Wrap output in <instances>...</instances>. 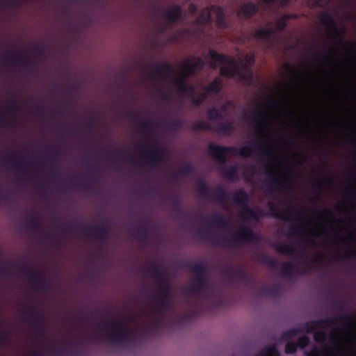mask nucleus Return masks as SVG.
Masks as SVG:
<instances>
[{
	"instance_id": "nucleus-30",
	"label": "nucleus",
	"mask_w": 356,
	"mask_h": 356,
	"mask_svg": "<svg viewBox=\"0 0 356 356\" xmlns=\"http://www.w3.org/2000/svg\"><path fill=\"white\" fill-rule=\"evenodd\" d=\"M185 268L195 273L196 275L207 273L208 272L206 264L202 262H191L186 264Z\"/></svg>"
},
{
	"instance_id": "nucleus-31",
	"label": "nucleus",
	"mask_w": 356,
	"mask_h": 356,
	"mask_svg": "<svg viewBox=\"0 0 356 356\" xmlns=\"http://www.w3.org/2000/svg\"><path fill=\"white\" fill-rule=\"evenodd\" d=\"M245 211L242 212L241 216V217L245 220H248V216L250 217V218L254 220H259L261 217L264 216L263 212L259 211V209L256 210L253 208H251L248 206H246L245 209Z\"/></svg>"
},
{
	"instance_id": "nucleus-57",
	"label": "nucleus",
	"mask_w": 356,
	"mask_h": 356,
	"mask_svg": "<svg viewBox=\"0 0 356 356\" xmlns=\"http://www.w3.org/2000/svg\"><path fill=\"white\" fill-rule=\"evenodd\" d=\"M193 172V166L192 164L188 163V164H186L185 166H184V168L181 170L175 172L173 174V176H176L179 173H182L184 175H188L191 174Z\"/></svg>"
},
{
	"instance_id": "nucleus-38",
	"label": "nucleus",
	"mask_w": 356,
	"mask_h": 356,
	"mask_svg": "<svg viewBox=\"0 0 356 356\" xmlns=\"http://www.w3.org/2000/svg\"><path fill=\"white\" fill-rule=\"evenodd\" d=\"M235 130V126L232 122L227 121L218 126V131L222 134L229 136Z\"/></svg>"
},
{
	"instance_id": "nucleus-18",
	"label": "nucleus",
	"mask_w": 356,
	"mask_h": 356,
	"mask_svg": "<svg viewBox=\"0 0 356 356\" xmlns=\"http://www.w3.org/2000/svg\"><path fill=\"white\" fill-rule=\"evenodd\" d=\"M225 273L230 279H237L245 284L250 282V275L242 266H239L236 270H234L232 267L229 266L225 270Z\"/></svg>"
},
{
	"instance_id": "nucleus-1",
	"label": "nucleus",
	"mask_w": 356,
	"mask_h": 356,
	"mask_svg": "<svg viewBox=\"0 0 356 356\" xmlns=\"http://www.w3.org/2000/svg\"><path fill=\"white\" fill-rule=\"evenodd\" d=\"M269 145L270 140L264 143L257 141L253 145H248L241 148H236L210 143L208 146V153L220 164L223 177L230 181H235L238 178V167L235 165L226 167V154L230 153L247 158L251 156L252 153H256L261 159H273L274 155L272 149L269 148Z\"/></svg>"
},
{
	"instance_id": "nucleus-29",
	"label": "nucleus",
	"mask_w": 356,
	"mask_h": 356,
	"mask_svg": "<svg viewBox=\"0 0 356 356\" xmlns=\"http://www.w3.org/2000/svg\"><path fill=\"white\" fill-rule=\"evenodd\" d=\"M151 229V225L149 222L145 221L139 225L137 230V238L141 241L145 242L148 238V234Z\"/></svg>"
},
{
	"instance_id": "nucleus-40",
	"label": "nucleus",
	"mask_w": 356,
	"mask_h": 356,
	"mask_svg": "<svg viewBox=\"0 0 356 356\" xmlns=\"http://www.w3.org/2000/svg\"><path fill=\"white\" fill-rule=\"evenodd\" d=\"M167 201L171 204L174 211H177L179 214L184 213L181 207V202L179 196L170 195L167 197Z\"/></svg>"
},
{
	"instance_id": "nucleus-4",
	"label": "nucleus",
	"mask_w": 356,
	"mask_h": 356,
	"mask_svg": "<svg viewBox=\"0 0 356 356\" xmlns=\"http://www.w3.org/2000/svg\"><path fill=\"white\" fill-rule=\"evenodd\" d=\"M108 333V339L115 343H132L137 339V334L127 329V324L122 319H112L104 323Z\"/></svg>"
},
{
	"instance_id": "nucleus-25",
	"label": "nucleus",
	"mask_w": 356,
	"mask_h": 356,
	"mask_svg": "<svg viewBox=\"0 0 356 356\" xmlns=\"http://www.w3.org/2000/svg\"><path fill=\"white\" fill-rule=\"evenodd\" d=\"M249 195L248 193L243 188L236 190L232 195V200L235 204L240 205L244 207V209H245L248 203L249 202Z\"/></svg>"
},
{
	"instance_id": "nucleus-27",
	"label": "nucleus",
	"mask_w": 356,
	"mask_h": 356,
	"mask_svg": "<svg viewBox=\"0 0 356 356\" xmlns=\"http://www.w3.org/2000/svg\"><path fill=\"white\" fill-rule=\"evenodd\" d=\"M211 6L203 9L195 19V23L200 25H207L211 22Z\"/></svg>"
},
{
	"instance_id": "nucleus-13",
	"label": "nucleus",
	"mask_w": 356,
	"mask_h": 356,
	"mask_svg": "<svg viewBox=\"0 0 356 356\" xmlns=\"http://www.w3.org/2000/svg\"><path fill=\"white\" fill-rule=\"evenodd\" d=\"M269 208V214L268 216L275 218L279 220H289L296 213V211L289 204H286V211H280L277 207L272 202H269L268 204ZM298 215L302 216L301 212H297Z\"/></svg>"
},
{
	"instance_id": "nucleus-64",
	"label": "nucleus",
	"mask_w": 356,
	"mask_h": 356,
	"mask_svg": "<svg viewBox=\"0 0 356 356\" xmlns=\"http://www.w3.org/2000/svg\"><path fill=\"white\" fill-rule=\"evenodd\" d=\"M32 51L35 56L41 57L44 54V48L42 46L37 45L34 47Z\"/></svg>"
},
{
	"instance_id": "nucleus-23",
	"label": "nucleus",
	"mask_w": 356,
	"mask_h": 356,
	"mask_svg": "<svg viewBox=\"0 0 356 356\" xmlns=\"http://www.w3.org/2000/svg\"><path fill=\"white\" fill-rule=\"evenodd\" d=\"M24 227L28 229L38 233L44 232L42 224L41 221L37 218L35 214L31 215L24 222Z\"/></svg>"
},
{
	"instance_id": "nucleus-41",
	"label": "nucleus",
	"mask_w": 356,
	"mask_h": 356,
	"mask_svg": "<svg viewBox=\"0 0 356 356\" xmlns=\"http://www.w3.org/2000/svg\"><path fill=\"white\" fill-rule=\"evenodd\" d=\"M184 291V293L190 296H200L202 293L206 292L193 282L191 286L185 287Z\"/></svg>"
},
{
	"instance_id": "nucleus-7",
	"label": "nucleus",
	"mask_w": 356,
	"mask_h": 356,
	"mask_svg": "<svg viewBox=\"0 0 356 356\" xmlns=\"http://www.w3.org/2000/svg\"><path fill=\"white\" fill-rule=\"evenodd\" d=\"M319 19L323 26L329 29V37L331 39L339 38V43L341 44L343 40L345 30L337 26L332 15L327 12L323 13L321 15Z\"/></svg>"
},
{
	"instance_id": "nucleus-62",
	"label": "nucleus",
	"mask_w": 356,
	"mask_h": 356,
	"mask_svg": "<svg viewBox=\"0 0 356 356\" xmlns=\"http://www.w3.org/2000/svg\"><path fill=\"white\" fill-rule=\"evenodd\" d=\"M37 331V337L40 339H47V330L45 326L39 328H35Z\"/></svg>"
},
{
	"instance_id": "nucleus-19",
	"label": "nucleus",
	"mask_w": 356,
	"mask_h": 356,
	"mask_svg": "<svg viewBox=\"0 0 356 356\" xmlns=\"http://www.w3.org/2000/svg\"><path fill=\"white\" fill-rule=\"evenodd\" d=\"M145 272L147 273V275L154 277L158 282V284L160 282H163V283H164L168 281L165 277V270L162 265L160 264H154L147 267L145 268Z\"/></svg>"
},
{
	"instance_id": "nucleus-46",
	"label": "nucleus",
	"mask_w": 356,
	"mask_h": 356,
	"mask_svg": "<svg viewBox=\"0 0 356 356\" xmlns=\"http://www.w3.org/2000/svg\"><path fill=\"white\" fill-rule=\"evenodd\" d=\"M207 117L211 121H216L217 120L222 118L221 113L216 107H212L208 110Z\"/></svg>"
},
{
	"instance_id": "nucleus-16",
	"label": "nucleus",
	"mask_w": 356,
	"mask_h": 356,
	"mask_svg": "<svg viewBox=\"0 0 356 356\" xmlns=\"http://www.w3.org/2000/svg\"><path fill=\"white\" fill-rule=\"evenodd\" d=\"M153 66L154 70L150 73L152 78L160 77L168 79L175 73L172 65L167 62H165L162 67L156 63H154Z\"/></svg>"
},
{
	"instance_id": "nucleus-2",
	"label": "nucleus",
	"mask_w": 356,
	"mask_h": 356,
	"mask_svg": "<svg viewBox=\"0 0 356 356\" xmlns=\"http://www.w3.org/2000/svg\"><path fill=\"white\" fill-rule=\"evenodd\" d=\"M209 56L212 60L228 65L220 67V74L221 76L226 78H234L238 76L243 81L248 83L252 82L253 72H241L239 65L234 58H229L225 54H219L213 49L209 50Z\"/></svg>"
},
{
	"instance_id": "nucleus-35",
	"label": "nucleus",
	"mask_w": 356,
	"mask_h": 356,
	"mask_svg": "<svg viewBox=\"0 0 356 356\" xmlns=\"http://www.w3.org/2000/svg\"><path fill=\"white\" fill-rule=\"evenodd\" d=\"M297 270L296 266L293 262L287 261L283 264L281 274L282 276L286 279H291L293 273Z\"/></svg>"
},
{
	"instance_id": "nucleus-47",
	"label": "nucleus",
	"mask_w": 356,
	"mask_h": 356,
	"mask_svg": "<svg viewBox=\"0 0 356 356\" xmlns=\"http://www.w3.org/2000/svg\"><path fill=\"white\" fill-rule=\"evenodd\" d=\"M197 234L202 236L204 238H211L213 242H217V238L213 236L212 232L210 229H200L197 232Z\"/></svg>"
},
{
	"instance_id": "nucleus-14",
	"label": "nucleus",
	"mask_w": 356,
	"mask_h": 356,
	"mask_svg": "<svg viewBox=\"0 0 356 356\" xmlns=\"http://www.w3.org/2000/svg\"><path fill=\"white\" fill-rule=\"evenodd\" d=\"M265 172L268 176V181L269 186L284 193H289L291 191V187L289 182L281 181L277 175L273 173L267 167L265 168Z\"/></svg>"
},
{
	"instance_id": "nucleus-34",
	"label": "nucleus",
	"mask_w": 356,
	"mask_h": 356,
	"mask_svg": "<svg viewBox=\"0 0 356 356\" xmlns=\"http://www.w3.org/2000/svg\"><path fill=\"white\" fill-rule=\"evenodd\" d=\"M279 293L280 286L277 284L273 285L272 286H263L259 291V294L261 296H268L273 298L277 297L279 295Z\"/></svg>"
},
{
	"instance_id": "nucleus-51",
	"label": "nucleus",
	"mask_w": 356,
	"mask_h": 356,
	"mask_svg": "<svg viewBox=\"0 0 356 356\" xmlns=\"http://www.w3.org/2000/svg\"><path fill=\"white\" fill-rule=\"evenodd\" d=\"M302 230V227H297L295 225L292 224L289 226L287 236L289 237L298 236L300 235V232Z\"/></svg>"
},
{
	"instance_id": "nucleus-28",
	"label": "nucleus",
	"mask_w": 356,
	"mask_h": 356,
	"mask_svg": "<svg viewBox=\"0 0 356 356\" xmlns=\"http://www.w3.org/2000/svg\"><path fill=\"white\" fill-rule=\"evenodd\" d=\"M157 286L159 289L161 290V292L157 294V297L167 300H172V290L168 281L164 283H163V282H160L157 284Z\"/></svg>"
},
{
	"instance_id": "nucleus-56",
	"label": "nucleus",
	"mask_w": 356,
	"mask_h": 356,
	"mask_svg": "<svg viewBox=\"0 0 356 356\" xmlns=\"http://www.w3.org/2000/svg\"><path fill=\"white\" fill-rule=\"evenodd\" d=\"M309 342H310V339H309V337L304 335V336L300 337L298 339L296 344L298 345V348H304L309 345Z\"/></svg>"
},
{
	"instance_id": "nucleus-53",
	"label": "nucleus",
	"mask_w": 356,
	"mask_h": 356,
	"mask_svg": "<svg viewBox=\"0 0 356 356\" xmlns=\"http://www.w3.org/2000/svg\"><path fill=\"white\" fill-rule=\"evenodd\" d=\"M332 309L337 312H342L345 310V304L340 300H332Z\"/></svg>"
},
{
	"instance_id": "nucleus-52",
	"label": "nucleus",
	"mask_w": 356,
	"mask_h": 356,
	"mask_svg": "<svg viewBox=\"0 0 356 356\" xmlns=\"http://www.w3.org/2000/svg\"><path fill=\"white\" fill-rule=\"evenodd\" d=\"M73 183L75 186H79L80 189L85 191H90L92 189V185L91 183L88 181H83V182H77L76 181V179H73Z\"/></svg>"
},
{
	"instance_id": "nucleus-43",
	"label": "nucleus",
	"mask_w": 356,
	"mask_h": 356,
	"mask_svg": "<svg viewBox=\"0 0 356 356\" xmlns=\"http://www.w3.org/2000/svg\"><path fill=\"white\" fill-rule=\"evenodd\" d=\"M212 129L210 124L203 121L200 120L197 122H195L191 125V129L193 131H211Z\"/></svg>"
},
{
	"instance_id": "nucleus-9",
	"label": "nucleus",
	"mask_w": 356,
	"mask_h": 356,
	"mask_svg": "<svg viewBox=\"0 0 356 356\" xmlns=\"http://www.w3.org/2000/svg\"><path fill=\"white\" fill-rule=\"evenodd\" d=\"M143 159L151 167H158L165 159V150L161 146L154 145L143 156Z\"/></svg>"
},
{
	"instance_id": "nucleus-49",
	"label": "nucleus",
	"mask_w": 356,
	"mask_h": 356,
	"mask_svg": "<svg viewBox=\"0 0 356 356\" xmlns=\"http://www.w3.org/2000/svg\"><path fill=\"white\" fill-rule=\"evenodd\" d=\"M208 94H206L205 92H200L198 94L197 96H193L191 97L192 102L195 106H200L202 104V102L206 100L208 98Z\"/></svg>"
},
{
	"instance_id": "nucleus-58",
	"label": "nucleus",
	"mask_w": 356,
	"mask_h": 356,
	"mask_svg": "<svg viewBox=\"0 0 356 356\" xmlns=\"http://www.w3.org/2000/svg\"><path fill=\"white\" fill-rule=\"evenodd\" d=\"M153 123L149 120H145L140 124V130L144 133H147L153 127Z\"/></svg>"
},
{
	"instance_id": "nucleus-37",
	"label": "nucleus",
	"mask_w": 356,
	"mask_h": 356,
	"mask_svg": "<svg viewBox=\"0 0 356 356\" xmlns=\"http://www.w3.org/2000/svg\"><path fill=\"white\" fill-rule=\"evenodd\" d=\"M275 33L272 29H261L254 31V37L258 40H268Z\"/></svg>"
},
{
	"instance_id": "nucleus-22",
	"label": "nucleus",
	"mask_w": 356,
	"mask_h": 356,
	"mask_svg": "<svg viewBox=\"0 0 356 356\" xmlns=\"http://www.w3.org/2000/svg\"><path fill=\"white\" fill-rule=\"evenodd\" d=\"M163 15L168 22H176L181 18V8L179 5H175L172 8L166 10Z\"/></svg>"
},
{
	"instance_id": "nucleus-60",
	"label": "nucleus",
	"mask_w": 356,
	"mask_h": 356,
	"mask_svg": "<svg viewBox=\"0 0 356 356\" xmlns=\"http://www.w3.org/2000/svg\"><path fill=\"white\" fill-rule=\"evenodd\" d=\"M298 345L294 342H288L285 346V353L286 354L295 353L298 349Z\"/></svg>"
},
{
	"instance_id": "nucleus-39",
	"label": "nucleus",
	"mask_w": 356,
	"mask_h": 356,
	"mask_svg": "<svg viewBox=\"0 0 356 356\" xmlns=\"http://www.w3.org/2000/svg\"><path fill=\"white\" fill-rule=\"evenodd\" d=\"M212 223L220 228L227 227L230 225V222L220 213H217L213 216Z\"/></svg>"
},
{
	"instance_id": "nucleus-15",
	"label": "nucleus",
	"mask_w": 356,
	"mask_h": 356,
	"mask_svg": "<svg viewBox=\"0 0 356 356\" xmlns=\"http://www.w3.org/2000/svg\"><path fill=\"white\" fill-rule=\"evenodd\" d=\"M23 314L31 318V325L34 329L44 326V316L42 313L37 312L34 305H31L28 309H24Z\"/></svg>"
},
{
	"instance_id": "nucleus-33",
	"label": "nucleus",
	"mask_w": 356,
	"mask_h": 356,
	"mask_svg": "<svg viewBox=\"0 0 356 356\" xmlns=\"http://www.w3.org/2000/svg\"><path fill=\"white\" fill-rule=\"evenodd\" d=\"M272 247L279 253L284 254H293L296 248L293 245L291 244H281V243H273Z\"/></svg>"
},
{
	"instance_id": "nucleus-44",
	"label": "nucleus",
	"mask_w": 356,
	"mask_h": 356,
	"mask_svg": "<svg viewBox=\"0 0 356 356\" xmlns=\"http://www.w3.org/2000/svg\"><path fill=\"white\" fill-rule=\"evenodd\" d=\"M71 347L74 348V350L73 351L72 355L77 356L79 345L77 343H76L74 341H71L65 348L60 349V350H56L55 347H51L50 348V350H51V352L56 351L59 355H64L67 352V350Z\"/></svg>"
},
{
	"instance_id": "nucleus-17",
	"label": "nucleus",
	"mask_w": 356,
	"mask_h": 356,
	"mask_svg": "<svg viewBox=\"0 0 356 356\" xmlns=\"http://www.w3.org/2000/svg\"><path fill=\"white\" fill-rule=\"evenodd\" d=\"M186 79L182 76H175L172 78V81L181 95H187L191 97L195 94V88L186 83Z\"/></svg>"
},
{
	"instance_id": "nucleus-11",
	"label": "nucleus",
	"mask_w": 356,
	"mask_h": 356,
	"mask_svg": "<svg viewBox=\"0 0 356 356\" xmlns=\"http://www.w3.org/2000/svg\"><path fill=\"white\" fill-rule=\"evenodd\" d=\"M4 58L11 63L14 66L20 65L26 68L35 70L37 63L35 61L29 60L26 56L24 54H13L10 52L6 56L0 57V59Z\"/></svg>"
},
{
	"instance_id": "nucleus-5",
	"label": "nucleus",
	"mask_w": 356,
	"mask_h": 356,
	"mask_svg": "<svg viewBox=\"0 0 356 356\" xmlns=\"http://www.w3.org/2000/svg\"><path fill=\"white\" fill-rule=\"evenodd\" d=\"M197 191L201 197L216 201L222 206H224L228 202L227 192L221 186H218L215 192L212 193L207 183L202 180L197 185Z\"/></svg>"
},
{
	"instance_id": "nucleus-6",
	"label": "nucleus",
	"mask_w": 356,
	"mask_h": 356,
	"mask_svg": "<svg viewBox=\"0 0 356 356\" xmlns=\"http://www.w3.org/2000/svg\"><path fill=\"white\" fill-rule=\"evenodd\" d=\"M259 240V236L254 230L248 227H242L239 231L234 234L225 241L232 245L242 244L243 243L257 242Z\"/></svg>"
},
{
	"instance_id": "nucleus-54",
	"label": "nucleus",
	"mask_w": 356,
	"mask_h": 356,
	"mask_svg": "<svg viewBox=\"0 0 356 356\" xmlns=\"http://www.w3.org/2000/svg\"><path fill=\"white\" fill-rule=\"evenodd\" d=\"M76 225L74 222H69L67 224H63L59 226L58 228L63 233L71 234L74 229V227Z\"/></svg>"
},
{
	"instance_id": "nucleus-24",
	"label": "nucleus",
	"mask_w": 356,
	"mask_h": 356,
	"mask_svg": "<svg viewBox=\"0 0 356 356\" xmlns=\"http://www.w3.org/2000/svg\"><path fill=\"white\" fill-rule=\"evenodd\" d=\"M211 10L216 13V26L218 29H225L228 27L224 9L220 6H211Z\"/></svg>"
},
{
	"instance_id": "nucleus-21",
	"label": "nucleus",
	"mask_w": 356,
	"mask_h": 356,
	"mask_svg": "<svg viewBox=\"0 0 356 356\" xmlns=\"http://www.w3.org/2000/svg\"><path fill=\"white\" fill-rule=\"evenodd\" d=\"M259 6L257 3L248 2L241 6L239 14L246 19H250L259 12Z\"/></svg>"
},
{
	"instance_id": "nucleus-42",
	"label": "nucleus",
	"mask_w": 356,
	"mask_h": 356,
	"mask_svg": "<svg viewBox=\"0 0 356 356\" xmlns=\"http://www.w3.org/2000/svg\"><path fill=\"white\" fill-rule=\"evenodd\" d=\"M327 348V347L326 346H325V348L323 350H319L316 348H314L313 350L310 351H306L305 356H338L333 352L327 353L326 351Z\"/></svg>"
},
{
	"instance_id": "nucleus-59",
	"label": "nucleus",
	"mask_w": 356,
	"mask_h": 356,
	"mask_svg": "<svg viewBox=\"0 0 356 356\" xmlns=\"http://www.w3.org/2000/svg\"><path fill=\"white\" fill-rule=\"evenodd\" d=\"M22 4V0H0V6L9 5L17 7Z\"/></svg>"
},
{
	"instance_id": "nucleus-12",
	"label": "nucleus",
	"mask_w": 356,
	"mask_h": 356,
	"mask_svg": "<svg viewBox=\"0 0 356 356\" xmlns=\"http://www.w3.org/2000/svg\"><path fill=\"white\" fill-rule=\"evenodd\" d=\"M85 232L87 234L92 235L96 240L104 243L111 234V228L102 224L91 227H86Z\"/></svg>"
},
{
	"instance_id": "nucleus-36",
	"label": "nucleus",
	"mask_w": 356,
	"mask_h": 356,
	"mask_svg": "<svg viewBox=\"0 0 356 356\" xmlns=\"http://www.w3.org/2000/svg\"><path fill=\"white\" fill-rule=\"evenodd\" d=\"M207 273L196 275L193 283L207 291L209 289V284L207 278Z\"/></svg>"
},
{
	"instance_id": "nucleus-45",
	"label": "nucleus",
	"mask_w": 356,
	"mask_h": 356,
	"mask_svg": "<svg viewBox=\"0 0 356 356\" xmlns=\"http://www.w3.org/2000/svg\"><path fill=\"white\" fill-rule=\"evenodd\" d=\"M22 159H24V157H22ZM7 165L10 167L15 172L21 173L25 166V162L24 159L21 161H12Z\"/></svg>"
},
{
	"instance_id": "nucleus-48",
	"label": "nucleus",
	"mask_w": 356,
	"mask_h": 356,
	"mask_svg": "<svg viewBox=\"0 0 356 356\" xmlns=\"http://www.w3.org/2000/svg\"><path fill=\"white\" fill-rule=\"evenodd\" d=\"M184 126V122L181 120H176L168 123V129L171 131H177Z\"/></svg>"
},
{
	"instance_id": "nucleus-61",
	"label": "nucleus",
	"mask_w": 356,
	"mask_h": 356,
	"mask_svg": "<svg viewBox=\"0 0 356 356\" xmlns=\"http://www.w3.org/2000/svg\"><path fill=\"white\" fill-rule=\"evenodd\" d=\"M21 108L20 103L17 100L11 101L9 103L8 107L6 109V112L17 111Z\"/></svg>"
},
{
	"instance_id": "nucleus-63",
	"label": "nucleus",
	"mask_w": 356,
	"mask_h": 356,
	"mask_svg": "<svg viewBox=\"0 0 356 356\" xmlns=\"http://www.w3.org/2000/svg\"><path fill=\"white\" fill-rule=\"evenodd\" d=\"M323 216L325 218H334V213L331 209H325L318 212L316 215V217L318 218H322Z\"/></svg>"
},
{
	"instance_id": "nucleus-50",
	"label": "nucleus",
	"mask_w": 356,
	"mask_h": 356,
	"mask_svg": "<svg viewBox=\"0 0 356 356\" xmlns=\"http://www.w3.org/2000/svg\"><path fill=\"white\" fill-rule=\"evenodd\" d=\"M327 339V334L325 331L318 330L314 333V339L317 343H324Z\"/></svg>"
},
{
	"instance_id": "nucleus-32",
	"label": "nucleus",
	"mask_w": 356,
	"mask_h": 356,
	"mask_svg": "<svg viewBox=\"0 0 356 356\" xmlns=\"http://www.w3.org/2000/svg\"><path fill=\"white\" fill-rule=\"evenodd\" d=\"M258 260L263 264L266 265L272 269H275L279 264L278 260L273 257L268 256L265 253H261L258 256Z\"/></svg>"
},
{
	"instance_id": "nucleus-20",
	"label": "nucleus",
	"mask_w": 356,
	"mask_h": 356,
	"mask_svg": "<svg viewBox=\"0 0 356 356\" xmlns=\"http://www.w3.org/2000/svg\"><path fill=\"white\" fill-rule=\"evenodd\" d=\"M173 307L172 300H167L156 296V309L159 317L163 316Z\"/></svg>"
},
{
	"instance_id": "nucleus-8",
	"label": "nucleus",
	"mask_w": 356,
	"mask_h": 356,
	"mask_svg": "<svg viewBox=\"0 0 356 356\" xmlns=\"http://www.w3.org/2000/svg\"><path fill=\"white\" fill-rule=\"evenodd\" d=\"M20 271L22 275L29 278L40 289H46L47 284L44 282L45 275L44 272L34 269L29 265L22 266Z\"/></svg>"
},
{
	"instance_id": "nucleus-3",
	"label": "nucleus",
	"mask_w": 356,
	"mask_h": 356,
	"mask_svg": "<svg viewBox=\"0 0 356 356\" xmlns=\"http://www.w3.org/2000/svg\"><path fill=\"white\" fill-rule=\"evenodd\" d=\"M355 314H344L337 316H333L328 318H323L316 321H311L305 323L302 326V331L307 333H312L316 328L325 326L330 327L332 324H337L341 321H346L347 323L345 327H350L352 325V318ZM302 330L299 328H293L286 331L284 336L286 337H293L298 334Z\"/></svg>"
},
{
	"instance_id": "nucleus-26",
	"label": "nucleus",
	"mask_w": 356,
	"mask_h": 356,
	"mask_svg": "<svg viewBox=\"0 0 356 356\" xmlns=\"http://www.w3.org/2000/svg\"><path fill=\"white\" fill-rule=\"evenodd\" d=\"M222 81L220 78L216 77L210 83L204 87V92L208 94V96L211 94H218L222 90Z\"/></svg>"
},
{
	"instance_id": "nucleus-55",
	"label": "nucleus",
	"mask_w": 356,
	"mask_h": 356,
	"mask_svg": "<svg viewBox=\"0 0 356 356\" xmlns=\"http://www.w3.org/2000/svg\"><path fill=\"white\" fill-rule=\"evenodd\" d=\"M255 116L258 120L266 122L270 118V115L266 109H261L255 113Z\"/></svg>"
},
{
	"instance_id": "nucleus-10",
	"label": "nucleus",
	"mask_w": 356,
	"mask_h": 356,
	"mask_svg": "<svg viewBox=\"0 0 356 356\" xmlns=\"http://www.w3.org/2000/svg\"><path fill=\"white\" fill-rule=\"evenodd\" d=\"M181 66L184 70V75L181 76L188 78L193 76L197 70H202L205 63L200 57L192 56L186 61L182 62Z\"/></svg>"
}]
</instances>
